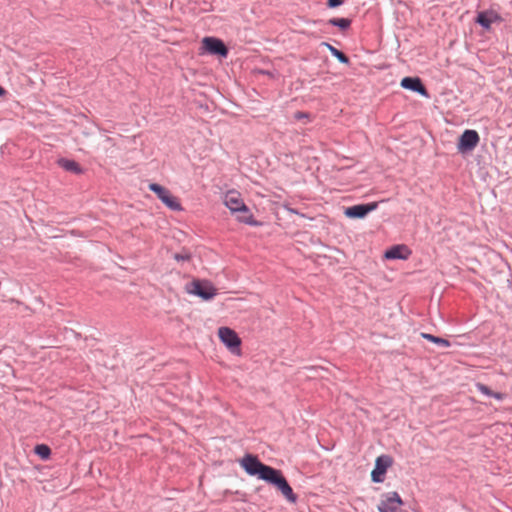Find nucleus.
Here are the masks:
<instances>
[{
	"instance_id": "nucleus-13",
	"label": "nucleus",
	"mask_w": 512,
	"mask_h": 512,
	"mask_svg": "<svg viewBox=\"0 0 512 512\" xmlns=\"http://www.w3.org/2000/svg\"><path fill=\"white\" fill-rule=\"evenodd\" d=\"M410 254L406 245H394L385 251L384 257L389 260H406Z\"/></svg>"
},
{
	"instance_id": "nucleus-1",
	"label": "nucleus",
	"mask_w": 512,
	"mask_h": 512,
	"mask_svg": "<svg viewBox=\"0 0 512 512\" xmlns=\"http://www.w3.org/2000/svg\"><path fill=\"white\" fill-rule=\"evenodd\" d=\"M239 464L249 476H256L258 479L276 487L290 503L297 502L298 497L281 470L262 463L258 456L250 453L245 454L239 460Z\"/></svg>"
},
{
	"instance_id": "nucleus-14",
	"label": "nucleus",
	"mask_w": 512,
	"mask_h": 512,
	"mask_svg": "<svg viewBox=\"0 0 512 512\" xmlns=\"http://www.w3.org/2000/svg\"><path fill=\"white\" fill-rule=\"evenodd\" d=\"M58 164L64 170H66L68 172H72V173H74L76 175H79V174L83 173V169L80 166V164L77 163L74 160H70V159H66V158H61V159L58 160Z\"/></svg>"
},
{
	"instance_id": "nucleus-12",
	"label": "nucleus",
	"mask_w": 512,
	"mask_h": 512,
	"mask_svg": "<svg viewBox=\"0 0 512 512\" xmlns=\"http://www.w3.org/2000/svg\"><path fill=\"white\" fill-rule=\"evenodd\" d=\"M498 20H500L498 13L492 10H488L479 12L475 18V23L480 25L485 30H490L491 24Z\"/></svg>"
},
{
	"instance_id": "nucleus-21",
	"label": "nucleus",
	"mask_w": 512,
	"mask_h": 512,
	"mask_svg": "<svg viewBox=\"0 0 512 512\" xmlns=\"http://www.w3.org/2000/svg\"><path fill=\"white\" fill-rule=\"evenodd\" d=\"M344 3L343 0H327L326 5L328 8H337Z\"/></svg>"
},
{
	"instance_id": "nucleus-22",
	"label": "nucleus",
	"mask_w": 512,
	"mask_h": 512,
	"mask_svg": "<svg viewBox=\"0 0 512 512\" xmlns=\"http://www.w3.org/2000/svg\"><path fill=\"white\" fill-rule=\"evenodd\" d=\"M295 118L298 120L303 119V118H309V114L305 113V112L298 111L295 113Z\"/></svg>"
},
{
	"instance_id": "nucleus-9",
	"label": "nucleus",
	"mask_w": 512,
	"mask_h": 512,
	"mask_svg": "<svg viewBox=\"0 0 512 512\" xmlns=\"http://www.w3.org/2000/svg\"><path fill=\"white\" fill-rule=\"evenodd\" d=\"M479 141L480 137L476 130L466 129L459 137L457 148L462 153L469 152L478 145Z\"/></svg>"
},
{
	"instance_id": "nucleus-25",
	"label": "nucleus",
	"mask_w": 512,
	"mask_h": 512,
	"mask_svg": "<svg viewBox=\"0 0 512 512\" xmlns=\"http://www.w3.org/2000/svg\"><path fill=\"white\" fill-rule=\"evenodd\" d=\"M240 214H241L240 216H247V214H246V213H240Z\"/></svg>"
},
{
	"instance_id": "nucleus-3",
	"label": "nucleus",
	"mask_w": 512,
	"mask_h": 512,
	"mask_svg": "<svg viewBox=\"0 0 512 512\" xmlns=\"http://www.w3.org/2000/svg\"><path fill=\"white\" fill-rule=\"evenodd\" d=\"M186 291L202 300H211L217 294V289L208 280L194 279L186 285Z\"/></svg>"
},
{
	"instance_id": "nucleus-5",
	"label": "nucleus",
	"mask_w": 512,
	"mask_h": 512,
	"mask_svg": "<svg viewBox=\"0 0 512 512\" xmlns=\"http://www.w3.org/2000/svg\"><path fill=\"white\" fill-rule=\"evenodd\" d=\"M403 500L398 492H387L382 494V499L378 504L379 512H402Z\"/></svg>"
},
{
	"instance_id": "nucleus-19",
	"label": "nucleus",
	"mask_w": 512,
	"mask_h": 512,
	"mask_svg": "<svg viewBox=\"0 0 512 512\" xmlns=\"http://www.w3.org/2000/svg\"><path fill=\"white\" fill-rule=\"evenodd\" d=\"M173 258L178 262L190 261L192 258V254L187 249L183 248L181 252L175 253Z\"/></svg>"
},
{
	"instance_id": "nucleus-4",
	"label": "nucleus",
	"mask_w": 512,
	"mask_h": 512,
	"mask_svg": "<svg viewBox=\"0 0 512 512\" xmlns=\"http://www.w3.org/2000/svg\"><path fill=\"white\" fill-rule=\"evenodd\" d=\"M150 191L154 192L157 197L171 210L181 211L182 206L180 202L174 197L170 191L158 183H151L149 185Z\"/></svg>"
},
{
	"instance_id": "nucleus-7",
	"label": "nucleus",
	"mask_w": 512,
	"mask_h": 512,
	"mask_svg": "<svg viewBox=\"0 0 512 512\" xmlns=\"http://www.w3.org/2000/svg\"><path fill=\"white\" fill-rule=\"evenodd\" d=\"M393 464V458L390 455L382 454L375 460V467L371 472V480L374 483H382L385 479V474Z\"/></svg>"
},
{
	"instance_id": "nucleus-15",
	"label": "nucleus",
	"mask_w": 512,
	"mask_h": 512,
	"mask_svg": "<svg viewBox=\"0 0 512 512\" xmlns=\"http://www.w3.org/2000/svg\"><path fill=\"white\" fill-rule=\"evenodd\" d=\"M322 46H325L329 51L330 53L342 64H349L350 63V59L349 57L343 53L342 51L338 50L337 48H335L334 46H332L331 44H329L328 42H322L321 44Z\"/></svg>"
},
{
	"instance_id": "nucleus-2",
	"label": "nucleus",
	"mask_w": 512,
	"mask_h": 512,
	"mask_svg": "<svg viewBox=\"0 0 512 512\" xmlns=\"http://www.w3.org/2000/svg\"><path fill=\"white\" fill-rule=\"evenodd\" d=\"M225 205L231 212L246 213L247 216H238V220L250 226H260L261 222L254 219L250 209L245 205L240 195L235 191H229L225 196Z\"/></svg>"
},
{
	"instance_id": "nucleus-8",
	"label": "nucleus",
	"mask_w": 512,
	"mask_h": 512,
	"mask_svg": "<svg viewBox=\"0 0 512 512\" xmlns=\"http://www.w3.org/2000/svg\"><path fill=\"white\" fill-rule=\"evenodd\" d=\"M378 207V202H369L353 205L345 208L344 215L350 219H363L370 212L376 210Z\"/></svg>"
},
{
	"instance_id": "nucleus-6",
	"label": "nucleus",
	"mask_w": 512,
	"mask_h": 512,
	"mask_svg": "<svg viewBox=\"0 0 512 512\" xmlns=\"http://www.w3.org/2000/svg\"><path fill=\"white\" fill-rule=\"evenodd\" d=\"M218 336L221 342L234 354L240 353L241 339L238 334L229 327H220Z\"/></svg>"
},
{
	"instance_id": "nucleus-24",
	"label": "nucleus",
	"mask_w": 512,
	"mask_h": 512,
	"mask_svg": "<svg viewBox=\"0 0 512 512\" xmlns=\"http://www.w3.org/2000/svg\"><path fill=\"white\" fill-rule=\"evenodd\" d=\"M6 94V90L0 85V97Z\"/></svg>"
},
{
	"instance_id": "nucleus-10",
	"label": "nucleus",
	"mask_w": 512,
	"mask_h": 512,
	"mask_svg": "<svg viewBox=\"0 0 512 512\" xmlns=\"http://www.w3.org/2000/svg\"><path fill=\"white\" fill-rule=\"evenodd\" d=\"M202 44L205 51L211 55L225 58L229 53L227 46L221 39L215 37H205L202 40Z\"/></svg>"
},
{
	"instance_id": "nucleus-11",
	"label": "nucleus",
	"mask_w": 512,
	"mask_h": 512,
	"mask_svg": "<svg viewBox=\"0 0 512 512\" xmlns=\"http://www.w3.org/2000/svg\"><path fill=\"white\" fill-rule=\"evenodd\" d=\"M400 86L406 90L416 92L426 98L429 97L428 90L419 77H404L400 82Z\"/></svg>"
},
{
	"instance_id": "nucleus-18",
	"label": "nucleus",
	"mask_w": 512,
	"mask_h": 512,
	"mask_svg": "<svg viewBox=\"0 0 512 512\" xmlns=\"http://www.w3.org/2000/svg\"><path fill=\"white\" fill-rule=\"evenodd\" d=\"M34 452L42 460H47L51 455V448L46 444H38L35 446Z\"/></svg>"
},
{
	"instance_id": "nucleus-16",
	"label": "nucleus",
	"mask_w": 512,
	"mask_h": 512,
	"mask_svg": "<svg viewBox=\"0 0 512 512\" xmlns=\"http://www.w3.org/2000/svg\"><path fill=\"white\" fill-rule=\"evenodd\" d=\"M352 20L349 18H331L326 24L339 28L341 31H346L351 27Z\"/></svg>"
},
{
	"instance_id": "nucleus-17",
	"label": "nucleus",
	"mask_w": 512,
	"mask_h": 512,
	"mask_svg": "<svg viewBox=\"0 0 512 512\" xmlns=\"http://www.w3.org/2000/svg\"><path fill=\"white\" fill-rule=\"evenodd\" d=\"M420 335L422 338H424L438 346L445 347V348H448L451 346L450 341L445 338L435 336L433 334L425 333V332H422Z\"/></svg>"
},
{
	"instance_id": "nucleus-23",
	"label": "nucleus",
	"mask_w": 512,
	"mask_h": 512,
	"mask_svg": "<svg viewBox=\"0 0 512 512\" xmlns=\"http://www.w3.org/2000/svg\"><path fill=\"white\" fill-rule=\"evenodd\" d=\"M491 397L497 399V400H502L504 398V394L500 393V392H494L492 391V395Z\"/></svg>"
},
{
	"instance_id": "nucleus-20",
	"label": "nucleus",
	"mask_w": 512,
	"mask_h": 512,
	"mask_svg": "<svg viewBox=\"0 0 512 512\" xmlns=\"http://www.w3.org/2000/svg\"><path fill=\"white\" fill-rule=\"evenodd\" d=\"M477 390L482 393L483 395H486L488 397H491L492 390L485 384L477 383L476 384Z\"/></svg>"
}]
</instances>
